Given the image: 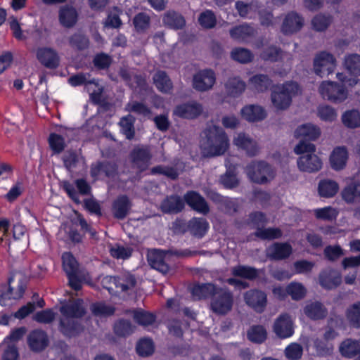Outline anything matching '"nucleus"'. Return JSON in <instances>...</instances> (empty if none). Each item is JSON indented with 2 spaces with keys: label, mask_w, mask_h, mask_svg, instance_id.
Instances as JSON below:
<instances>
[{
  "label": "nucleus",
  "mask_w": 360,
  "mask_h": 360,
  "mask_svg": "<svg viewBox=\"0 0 360 360\" xmlns=\"http://www.w3.org/2000/svg\"><path fill=\"white\" fill-rule=\"evenodd\" d=\"M60 311V330L67 337H74L79 333L82 328L77 319L85 314L82 300H75L64 303Z\"/></svg>",
  "instance_id": "1"
},
{
  "label": "nucleus",
  "mask_w": 360,
  "mask_h": 360,
  "mask_svg": "<svg viewBox=\"0 0 360 360\" xmlns=\"http://www.w3.org/2000/svg\"><path fill=\"white\" fill-rule=\"evenodd\" d=\"M336 77L341 84L330 80H324L320 83L318 91L323 98L335 103H340L348 97V91L346 86H352L355 85L357 84L358 79L356 78L348 79L345 74L340 72L337 73Z\"/></svg>",
  "instance_id": "2"
},
{
  "label": "nucleus",
  "mask_w": 360,
  "mask_h": 360,
  "mask_svg": "<svg viewBox=\"0 0 360 360\" xmlns=\"http://www.w3.org/2000/svg\"><path fill=\"white\" fill-rule=\"evenodd\" d=\"M294 152L300 155L297 161L300 171L312 173L321 169L322 161L315 153L316 146L314 144L302 141L295 146Z\"/></svg>",
  "instance_id": "3"
},
{
  "label": "nucleus",
  "mask_w": 360,
  "mask_h": 360,
  "mask_svg": "<svg viewBox=\"0 0 360 360\" xmlns=\"http://www.w3.org/2000/svg\"><path fill=\"white\" fill-rule=\"evenodd\" d=\"M200 146L205 156L219 155L224 153L229 146V139L226 133L219 127H214L204 132Z\"/></svg>",
  "instance_id": "4"
},
{
  "label": "nucleus",
  "mask_w": 360,
  "mask_h": 360,
  "mask_svg": "<svg viewBox=\"0 0 360 360\" xmlns=\"http://www.w3.org/2000/svg\"><path fill=\"white\" fill-rule=\"evenodd\" d=\"M300 91L298 85L294 82L277 86L272 92V103L276 108L285 109L290 105L292 98L299 94Z\"/></svg>",
  "instance_id": "5"
},
{
  "label": "nucleus",
  "mask_w": 360,
  "mask_h": 360,
  "mask_svg": "<svg viewBox=\"0 0 360 360\" xmlns=\"http://www.w3.org/2000/svg\"><path fill=\"white\" fill-rule=\"evenodd\" d=\"M336 67L337 61L335 56L328 52H320L314 58L313 70L321 77H327L333 73Z\"/></svg>",
  "instance_id": "6"
},
{
  "label": "nucleus",
  "mask_w": 360,
  "mask_h": 360,
  "mask_svg": "<svg viewBox=\"0 0 360 360\" xmlns=\"http://www.w3.org/2000/svg\"><path fill=\"white\" fill-rule=\"evenodd\" d=\"M63 268L66 273L69 284L72 288L78 290L81 288V281L77 276L79 273V264L70 252H65L62 255Z\"/></svg>",
  "instance_id": "7"
},
{
  "label": "nucleus",
  "mask_w": 360,
  "mask_h": 360,
  "mask_svg": "<svg viewBox=\"0 0 360 360\" xmlns=\"http://www.w3.org/2000/svg\"><path fill=\"white\" fill-rule=\"evenodd\" d=\"M246 173L251 181L259 184L265 183L274 176L273 170L264 162H252L248 166Z\"/></svg>",
  "instance_id": "8"
},
{
  "label": "nucleus",
  "mask_w": 360,
  "mask_h": 360,
  "mask_svg": "<svg viewBox=\"0 0 360 360\" xmlns=\"http://www.w3.org/2000/svg\"><path fill=\"white\" fill-rule=\"evenodd\" d=\"M135 279L131 276L128 275L122 278H119L106 276L101 280V283L105 289H107L110 294L114 295L119 291L124 292L135 285Z\"/></svg>",
  "instance_id": "9"
},
{
  "label": "nucleus",
  "mask_w": 360,
  "mask_h": 360,
  "mask_svg": "<svg viewBox=\"0 0 360 360\" xmlns=\"http://www.w3.org/2000/svg\"><path fill=\"white\" fill-rule=\"evenodd\" d=\"M213 296L211 307L214 312L224 314L231 310L233 305V297L230 292L216 288Z\"/></svg>",
  "instance_id": "10"
},
{
  "label": "nucleus",
  "mask_w": 360,
  "mask_h": 360,
  "mask_svg": "<svg viewBox=\"0 0 360 360\" xmlns=\"http://www.w3.org/2000/svg\"><path fill=\"white\" fill-rule=\"evenodd\" d=\"M267 221L266 217L260 212H257L250 216V224L257 227L256 236L262 239H275L281 236L279 229H262V226Z\"/></svg>",
  "instance_id": "11"
},
{
  "label": "nucleus",
  "mask_w": 360,
  "mask_h": 360,
  "mask_svg": "<svg viewBox=\"0 0 360 360\" xmlns=\"http://www.w3.org/2000/svg\"><path fill=\"white\" fill-rule=\"evenodd\" d=\"M169 254V251H164L161 249H148V262L153 269L166 274L169 270V266L165 259Z\"/></svg>",
  "instance_id": "12"
},
{
  "label": "nucleus",
  "mask_w": 360,
  "mask_h": 360,
  "mask_svg": "<svg viewBox=\"0 0 360 360\" xmlns=\"http://www.w3.org/2000/svg\"><path fill=\"white\" fill-rule=\"evenodd\" d=\"M35 55L38 61L48 68H56L59 65L58 53L50 47H38L35 50Z\"/></svg>",
  "instance_id": "13"
},
{
  "label": "nucleus",
  "mask_w": 360,
  "mask_h": 360,
  "mask_svg": "<svg viewBox=\"0 0 360 360\" xmlns=\"http://www.w3.org/2000/svg\"><path fill=\"white\" fill-rule=\"evenodd\" d=\"M215 75L211 70H203L197 72L193 79V86L198 91L210 89L215 83Z\"/></svg>",
  "instance_id": "14"
},
{
  "label": "nucleus",
  "mask_w": 360,
  "mask_h": 360,
  "mask_svg": "<svg viewBox=\"0 0 360 360\" xmlns=\"http://www.w3.org/2000/svg\"><path fill=\"white\" fill-rule=\"evenodd\" d=\"M274 333L281 338H288L294 333L293 323L291 317L287 314H281L274 323Z\"/></svg>",
  "instance_id": "15"
},
{
  "label": "nucleus",
  "mask_w": 360,
  "mask_h": 360,
  "mask_svg": "<svg viewBox=\"0 0 360 360\" xmlns=\"http://www.w3.org/2000/svg\"><path fill=\"white\" fill-rule=\"evenodd\" d=\"M246 304L258 312L264 310L266 305V295L260 290H253L247 292L244 295Z\"/></svg>",
  "instance_id": "16"
},
{
  "label": "nucleus",
  "mask_w": 360,
  "mask_h": 360,
  "mask_svg": "<svg viewBox=\"0 0 360 360\" xmlns=\"http://www.w3.org/2000/svg\"><path fill=\"white\" fill-rule=\"evenodd\" d=\"M348 160V151L344 146L335 147L331 152L329 162L331 167L335 170L342 169Z\"/></svg>",
  "instance_id": "17"
},
{
  "label": "nucleus",
  "mask_w": 360,
  "mask_h": 360,
  "mask_svg": "<svg viewBox=\"0 0 360 360\" xmlns=\"http://www.w3.org/2000/svg\"><path fill=\"white\" fill-rule=\"evenodd\" d=\"M240 114L243 118L250 122L262 120L266 115L264 109L258 105H245L241 109Z\"/></svg>",
  "instance_id": "18"
},
{
  "label": "nucleus",
  "mask_w": 360,
  "mask_h": 360,
  "mask_svg": "<svg viewBox=\"0 0 360 360\" xmlns=\"http://www.w3.org/2000/svg\"><path fill=\"white\" fill-rule=\"evenodd\" d=\"M304 314L312 320L324 319L328 314L326 307L319 302H308L303 309Z\"/></svg>",
  "instance_id": "19"
},
{
  "label": "nucleus",
  "mask_w": 360,
  "mask_h": 360,
  "mask_svg": "<svg viewBox=\"0 0 360 360\" xmlns=\"http://www.w3.org/2000/svg\"><path fill=\"white\" fill-rule=\"evenodd\" d=\"M321 135L320 129L310 123L298 126L294 131V136L297 139H307L311 141L317 139Z\"/></svg>",
  "instance_id": "20"
},
{
  "label": "nucleus",
  "mask_w": 360,
  "mask_h": 360,
  "mask_svg": "<svg viewBox=\"0 0 360 360\" xmlns=\"http://www.w3.org/2000/svg\"><path fill=\"white\" fill-rule=\"evenodd\" d=\"M28 344L32 350L41 351L48 345L47 335L42 330H34L28 336Z\"/></svg>",
  "instance_id": "21"
},
{
  "label": "nucleus",
  "mask_w": 360,
  "mask_h": 360,
  "mask_svg": "<svg viewBox=\"0 0 360 360\" xmlns=\"http://www.w3.org/2000/svg\"><path fill=\"white\" fill-rule=\"evenodd\" d=\"M78 13L73 6H65L59 11V22L65 27H72L77 21Z\"/></svg>",
  "instance_id": "22"
},
{
  "label": "nucleus",
  "mask_w": 360,
  "mask_h": 360,
  "mask_svg": "<svg viewBox=\"0 0 360 360\" xmlns=\"http://www.w3.org/2000/svg\"><path fill=\"white\" fill-rule=\"evenodd\" d=\"M234 144L245 150L250 155H254L258 150L257 142L247 136L245 134H238L233 139Z\"/></svg>",
  "instance_id": "23"
},
{
  "label": "nucleus",
  "mask_w": 360,
  "mask_h": 360,
  "mask_svg": "<svg viewBox=\"0 0 360 360\" xmlns=\"http://www.w3.org/2000/svg\"><path fill=\"white\" fill-rule=\"evenodd\" d=\"M202 112V108L195 103H191L179 105L176 108L174 113L184 118H194Z\"/></svg>",
  "instance_id": "24"
},
{
  "label": "nucleus",
  "mask_w": 360,
  "mask_h": 360,
  "mask_svg": "<svg viewBox=\"0 0 360 360\" xmlns=\"http://www.w3.org/2000/svg\"><path fill=\"white\" fill-rule=\"evenodd\" d=\"M133 163L135 166L143 170L149 162L150 155L149 150L146 147H138L131 154Z\"/></svg>",
  "instance_id": "25"
},
{
  "label": "nucleus",
  "mask_w": 360,
  "mask_h": 360,
  "mask_svg": "<svg viewBox=\"0 0 360 360\" xmlns=\"http://www.w3.org/2000/svg\"><path fill=\"white\" fill-rule=\"evenodd\" d=\"M339 188V185L336 181L331 179H323L319 184L318 192L321 197L328 198L335 195Z\"/></svg>",
  "instance_id": "26"
},
{
  "label": "nucleus",
  "mask_w": 360,
  "mask_h": 360,
  "mask_svg": "<svg viewBox=\"0 0 360 360\" xmlns=\"http://www.w3.org/2000/svg\"><path fill=\"white\" fill-rule=\"evenodd\" d=\"M302 25V18L296 13H291L285 18L282 25V31L285 34L293 33L299 30Z\"/></svg>",
  "instance_id": "27"
},
{
  "label": "nucleus",
  "mask_w": 360,
  "mask_h": 360,
  "mask_svg": "<svg viewBox=\"0 0 360 360\" xmlns=\"http://www.w3.org/2000/svg\"><path fill=\"white\" fill-rule=\"evenodd\" d=\"M320 284L326 289H332L338 285L341 282V276L334 271H324L321 274Z\"/></svg>",
  "instance_id": "28"
},
{
  "label": "nucleus",
  "mask_w": 360,
  "mask_h": 360,
  "mask_svg": "<svg viewBox=\"0 0 360 360\" xmlns=\"http://www.w3.org/2000/svg\"><path fill=\"white\" fill-rule=\"evenodd\" d=\"M185 200L194 210L201 213H207L208 207L204 199L195 192H189L185 195Z\"/></svg>",
  "instance_id": "29"
},
{
  "label": "nucleus",
  "mask_w": 360,
  "mask_h": 360,
  "mask_svg": "<svg viewBox=\"0 0 360 360\" xmlns=\"http://www.w3.org/2000/svg\"><path fill=\"white\" fill-rule=\"evenodd\" d=\"M343 66L352 76H360V55L354 53L346 56Z\"/></svg>",
  "instance_id": "30"
},
{
  "label": "nucleus",
  "mask_w": 360,
  "mask_h": 360,
  "mask_svg": "<svg viewBox=\"0 0 360 360\" xmlns=\"http://www.w3.org/2000/svg\"><path fill=\"white\" fill-rule=\"evenodd\" d=\"M340 352L345 357H353L360 354V344L358 341L347 339L341 343Z\"/></svg>",
  "instance_id": "31"
},
{
  "label": "nucleus",
  "mask_w": 360,
  "mask_h": 360,
  "mask_svg": "<svg viewBox=\"0 0 360 360\" xmlns=\"http://www.w3.org/2000/svg\"><path fill=\"white\" fill-rule=\"evenodd\" d=\"M216 287L211 283L195 285L191 289V294L195 299H202L214 295Z\"/></svg>",
  "instance_id": "32"
},
{
  "label": "nucleus",
  "mask_w": 360,
  "mask_h": 360,
  "mask_svg": "<svg viewBox=\"0 0 360 360\" xmlns=\"http://www.w3.org/2000/svg\"><path fill=\"white\" fill-rule=\"evenodd\" d=\"M188 227L194 236L202 237L207 231L209 224L205 219H193L190 221Z\"/></svg>",
  "instance_id": "33"
},
{
  "label": "nucleus",
  "mask_w": 360,
  "mask_h": 360,
  "mask_svg": "<svg viewBox=\"0 0 360 360\" xmlns=\"http://www.w3.org/2000/svg\"><path fill=\"white\" fill-rule=\"evenodd\" d=\"M342 122L348 128L359 127H360V112L355 110L346 111L342 115Z\"/></svg>",
  "instance_id": "34"
},
{
  "label": "nucleus",
  "mask_w": 360,
  "mask_h": 360,
  "mask_svg": "<svg viewBox=\"0 0 360 360\" xmlns=\"http://www.w3.org/2000/svg\"><path fill=\"white\" fill-rule=\"evenodd\" d=\"M267 333L266 329L262 326H252L248 331V339L255 343H262L266 339Z\"/></svg>",
  "instance_id": "35"
},
{
  "label": "nucleus",
  "mask_w": 360,
  "mask_h": 360,
  "mask_svg": "<svg viewBox=\"0 0 360 360\" xmlns=\"http://www.w3.org/2000/svg\"><path fill=\"white\" fill-rule=\"evenodd\" d=\"M183 207V202L176 196L167 198L161 205V208L165 212H176L181 210Z\"/></svg>",
  "instance_id": "36"
},
{
  "label": "nucleus",
  "mask_w": 360,
  "mask_h": 360,
  "mask_svg": "<svg viewBox=\"0 0 360 360\" xmlns=\"http://www.w3.org/2000/svg\"><path fill=\"white\" fill-rule=\"evenodd\" d=\"M153 80L158 89L162 92L167 93L172 88V84L165 72H157L154 76Z\"/></svg>",
  "instance_id": "37"
},
{
  "label": "nucleus",
  "mask_w": 360,
  "mask_h": 360,
  "mask_svg": "<svg viewBox=\"0 0 360 360\" xmlns=\"http://www.w3.org/2000/svg\"><path fill=\"white\" fill-rule=\"evenodd\" d=\"M314 214L318 219L324 221H332L338 215L337 209L330 206L323 208H318L314 210Z\"/></svg>",
  "instance_id": "38"
},
{
  "label": "nucleus",
  "mask_w": 360,
  "mask_h": 360,
  "mask_svg": "<svg viewBox=\"0 0 360 360\" xmlns=\"http://www.w3.org/2000/svg\"><path fill=\"white\" fill-rule=\"evenodd\" d=\"M154 344L150 338L141 339L136 345V352L139 356H148L154 352Z\"/></svg>",
  "instance_id": "39"
},
{
  "label": "nucleus",
  "mask_w": 360,
  "mask_h": 360,
  "mask_svg": "<svg viewBox=\"0 0 360 360\" xmlns=\"http://www.w3.org/2000/svg\"><path fill=\"white\" fill-rule=\"evenodd\" d=\"M270 81L267 77L263 75H257L250 79V86L254 90L262 91L268 88Z\"/></svg>",
  "instance_id": "40"
},
{
  "label": "nucleus",
  "mask_w": 360,
  "mask_h": 360,
  "mask_svg": "<svg viewBox=\"0 0 360 360\" xmlns=\"http://www.w3.org/2000/svg\"><path fill=\"white\" fill-rule=\"evenodd\" d=\"M346 316L354 326L360 328V302L352 304L347 309Z\"/></svg>",
  "instance_id": "41"
},
{
  "label": "nucleus",
  "mask_w": 360,
  "mask_h": 360,
  "mask_svg": "<svg viewBox=\"0 0 360 360\" xmlns=\"http://www.w3.org/2000/svg\"><path fill=\"white\" fill-rule=\"evenodd\" d=\"M284 353L288 360H299L302 358L303 347L297 342H292L285 347Z\"/></svg>",
  "instance_id": "42"
},
{
  "label": "nucleus",
  "mask_w": 360,
  "mask_h": 360,
  "mask_svg": "<svg viewBox=\"0 0 360 360\" xmlns=\"http://www.w3.org/2000/svg\"><path fill=\"white\" fill-rule=\"evenodd\" d=\"M287 292L292 300H299L304 298L307 290L302 283L292 282L288 285Z\"/></svg>",
  "instance_id": "43"
},
{
  "label": "nucleus",
  "mask_w": 360,
  "mask_h": 360,
  "mask_svg": "<svg viewBox=\"0 0 360 360\" xmlns=\"http://www.w3.org/2000/svg\"><path fill=\"white\" fill-rule=\"evenodd\" d=\"M10 227V222L7 219H0V245L3 248L11 246V242L8 233Z\"/></svg>",
  "instance_id": "44"
},
{
  "label": "nucleus",
  "mask_w": 360,
  "mask_h": 360,
  "mask_svg": "<svg viewBox=\"0 0 360 360\" xmlns=\"http://www.w3.org/2000/svg\"><path fill=\"white\" fill-rule=\"evenodd\" d=\"M163 22L165 25L177 29L182 27L185 24L183 17L175 12L167 13L164 16Z\"/></svg>",
  "instance_id": "45"
},
{
  "label": "nucleus",
  "mask_w": 360,
  "mask_h": 360,
  "mask_svg": "<svg viewBox=\"0 0 360 360\" xmlns=\"http://www.w3.org/2000/svg\"><path fill=\"white\" fill-rule=\"evenodd\" d=\"M114 213L116 217L123 218L126 216L129 204L127 197L122 196L119 198L114 203Z\"/></svg>",
  "instance_id": "46"
},
{
  "label": "nucleus",
  "mask_w": 360,
  "mask_h": 360,
  "mask_svg": "<svg viewBox=\"0 0 360 360\" xmlns=\"http://www.w3.org/2000/svg\"><path fill=\"white\" fill-rule=\"evenodd\" d=\"M236 8L241 17L251 18L255 15L256 6L255 4L237 1L236 3Z\"/></svg>",
  "instance_id": "47"
},
{
  "label": "nucleus",
  "mask_w": 360,
  "mask_h": 360,
  "mask_svg": "<svg viewBox=\"0 0 360 360\" xmlns=\"http://www.w3.org/2000/svg\"><path fill=\"white\" fill-rule=\"evenodd\" d=\"M226 88L229 94L236 96L245 90V84L240 79L234 77L228 81Z\"/></svg>",
  "instance_id": "48"
},
{
  "label": "nucleus",
  "mask_w": 360,
  "mask_h": 360,
  "mask_svg": "<svg viewBox=\"0 0 360 360\" xmlns=\"http://www.w3.org/2000/svg\"><path fill=\"white\" fill-rule=\"evenodd\" d=\"M252 33L253 30L246 25L236 27L230 32L231 37L238 41L245 40Z\"/></svg>",
  "instance_id": "49"
},
{
  "label": "nucleus",
  "mask_w": 360,
  "mask_h": 360,
  "mask_svg": "<svg viewBox=\"0 0 360 360\" xmlns=\"http://www.w3.org/2000/svg\"><path fill=\"white\" fill-rule=\"evenodd\" d=\"M134 319L139 324L143 326H150L155 321L153 314L141 309L134 312Z\"/></svg>",
  "instance_id": "50"
},
{
  "label": "nucleus",
  "mask_w": 360,
  "mask_h": 360,
  "mask_svg": "<svg viewBox=\"0 0 360 360\" xmlns=\"http://www.w3.org/2000/svg\"><path fill=\"white\" fill-rule=\"evenodd\" d=\"M318 115L325 122H333L336 120L338 114L336 110L329 105H322L318 109Z\"/></svg>",
  "instance_id": "51"
},
{
  "label": "nucleus",
  "mask_w": 360,
  "mask_h": 360,
  "mask_svg": "<svg viewBox=\"0 0 360 360\" xmlns=\"http://www.w3.org/2000/svg\"><path fill=\"white\" fill-rule=\"evenodd\" d=\"M134 120L131 115H127L126 117H122L120 122L122 132L129 139H131L134 136Z\"/></svg>",
  "instance_id": "52"
},
{
  "label": "nucleus",
  "mask_w": 360,
  "mask_h": 360,
  "mask_svg": "<svg viewBox=\"0 0 360 360\" xmlns=\"http://www.w3.org/2000/svg\"><path fill=\"white\" fill-rule=\"evenodd\" d=\"M232 272L234 276L248 279H252L257 276V271L255 269L246 266H236L233 269Z\"/></svg>",
  "instance_id": "53"
},
{
  "label": "nucleus",
  "mask_w": 360,
  "mask_h": 360,
  "mask_svg": "<svg viewBox=\"0 0 360 360\" xmlns=\"http://www.w3.org/2000/svg\"><path fill=\"white\" fill-rule=\"evenodd\" d=\"M56 317V313L50 309L42 310L34 315V320L41 323H49Z\"/></svg>",
  "instance_id": "54"
},
{
  "label": "nucleus",
  "mask_w": 360,
  "mask_h": 360,
  "mask_svg": "<svg viewBox=\"0 0 360 360\" xmlns=\"http://www.w3.org/2000/svg\"><path fill=\"white\" fill-rule=\"evenodd\" d=\"M114 330L119 336H126L131 334L134 328L129 321H120L115 324Z\"/></svg>",
  "instance_id": "55"
},
{
  "label": "nucleus",
  "mask_w": 360,
  "mask_h": 360,
  "mask_svg": "<svg viewBox=\"0 0 360 360\" xmlns=\"http://www.w3.org/2000/svg\"><path fill=\"white\" fill-rule=\"evenodd\" d=\"M198 20L201 26L205 28H212L216 24L215 16L210 11H206L201 13Z\"/></svg>",
  "instance_id": "56"
},
{
  "label": "nucleus",
  "mask_w": 360,
  "mask_h": 360,
  "mask_svg": "<svg viewBox=\"0 0 360 360\" xmlns=\"http://www.w3.org/2000/svg\"><path fill=\"white\" fill-rule=\"evenodd\" d=\"M231 57L240 63H248L251 60L252 54L245 49H236L231 52Z\"/></svg>",
  "instance_id": "57"
},
{
  "label": "nucleus",
  "mask_w": 360,
  "mask_h": 360,
  "mask_svg": "<svg viewBox=\"0 0 360 360\" xmlns=\"http://www.w3.org/2000/svg\"><path fill=\"white\" fill-rule=\"evenodd\" d=\"M314 347L320 355H325L333 349V345L330 342L322 339H316L314 342Z\"/></svg>",
  "instance_id": "58"
},
{
  "label": "nucleus",
  "mask_w": 360,
  "mask_h": 360,
  "mask_svg": "<svg viewBox=\"0 0 360 360\" xmlns=\"http://www.w3.org/2000/svg\"><path fill=\"white\" fill-rule=\"evenodd\" d=\"M85 88L92 99L95 101L98 99V97L102 92V88L97 82L94 81L86 82L85 84Z\"/></svg>",
  "instance_id": "59"
},
{
  "label": "nucleus",
  "mask_w": 360,
  "mask_h": 360,
  "mask_svg": "<svg viewBox=\"0 0 360 360\" xmlns=\"http://www.w3.org/2000/svg\"><path fill=\"white\" fill-rule=\"evenodd\" d=\"M92 311L96 316H108L114 312V308L103 303H98L92 307Z\"/></svg>",
  "instance_id": "60"
},
{
  "label": "nucleus",
  "mask_w": 360,
  "mask_h": 360,
  "mask_svg": "<svg viewBox=\"0 0 360 360\" xmlns=\"http://www.w3.org/2000/svg\"><path fill=\"white\" fill-rule=\"evenodd\" d=\"M49 144L51 149L56 153L60 152L65 146V142L63 139L55 134H51L49 137Z\"/></svg>",
  "instance_id": "61"
},
{
  "label": "nucleus",
  "mask_w": 360,
  "mask_h": 360,
  "mask_svg": "<svg viewBox=\"0 0 360 360\" xmlns=\"http://www.w3.org/2000/svg\"><path fill=\"white\" fill-rule=\"evenodd\" d=\"M24 191V186L22 183L17 182L15 183L5 195V198L12 202L15 200L19 195H20Z\"/></svg>",
  "instance_id": "62"
},
{
  "label": "nucleus",
  "mask_w": 360,
  "mask_h": 360,
  "mask_svg": "<svg viewBox=\"0 0 360 360\" xmlns=\"http://www.w3.org/2000/svg\"><path fill=\"white\" fill-rule=\"evenodd\" d=\"M267 255L271 259L279 260L288 257L291 254V249H267Z\"/></svg>",
  "instance_id": "63"
},
{
  "label": "nucleus",
  "mask_w": 360,
  "mask_h": 360,
  "mask_svg": "<svg viewBox=\"0 0 360 360\" xmlns=\"http://www.w3.org/2000/svg\"><path fill=\"white\" fill-rule=\"evenodd\" d=\"M330 22V20L328 17L320 15L313 19L312 25L315 30L321 31L328 27Z\"/></svg>",
  "instance_id": "64"
}]
</instances>
